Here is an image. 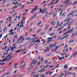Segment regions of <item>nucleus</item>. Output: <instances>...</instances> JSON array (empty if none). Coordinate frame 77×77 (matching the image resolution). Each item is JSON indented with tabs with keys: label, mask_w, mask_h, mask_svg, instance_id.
<instances>
[{
	"label": "nucleus",
	"mask_w": 77,
	"mask_h": 77,
	"mask_svg": "<svg viewBox=\"0 0 77 77\" xmlns=\"http://www.w3.org/2000/svg\"><path fill=\"white\" fill-rule=\"evenodd\" d=\"M39 10L40 11L39 13H41V12H42V13H44V12H45L46 11H47V9H46V8H45L43 9L42 10V8H40Z\"/></svg>",
	"instance_id": "obj_1"
},
{
	"label": "nucleus",
	"mask_w": 77,
	"mask_h": 77,
	"mask_svg": "<svg viewBox=\"0 0 77 77\" xmlns=\"http://www.w3.org/2000/svg\"><path fill=\"white\" fill-rule=\"evenodd\" d=\"M64 72H65V75H64L65 77H66V75H67V74H69L70 72H68V71H66V70H65L64 71Z\"/></svg>",
	"instance_id": "obj_2"
},
{
	"label": "nucleus",
	"mask_w": 77,
	"mask_h": 77,
	"mask_svg": "<svg viewBox=\"0 0 77 77\" xmlns=\"http://www.w3.org/2000/svg\"><path fill=\"white\" fill-rule=\"evenodd\" d=\"M74 30V29L72 28V29H71L70 30L68 31V33H70L72 32L73 31V30Z\"/></svg>",
	"instance_id": "obj_3"
},
{
	"label": "nucleus",
	"mask_w": 77,
	"mask_h": 77,
	"mask_svg": "<svg viewBox=\"0 0 77 77\" xmlns=\"http://www.w3.org/2000/svg\"><path fill=\"white\" fill-rule=\"evenodd\" d=\"M27 41H31V40H32V38H27L26 39V41H27Z\"/></svg>",
	"instance_id": "obj_4"
},
{
	"label": "nucleus",
	"mask_w": 77,
	"mask_h": 77,
	"mask_svg": "<svg viewBox=\"0 0 77 77\" xmlns=\"http://www.w3.org/2000/svg\"><path fill=\"white\" fill-rule=\"evenodd\" d=\"M49 49H50V48H49L48 49H45L44 51V53H46L47 52V51H49Z\"/></svg>",
	"instance_id": "obj_5"
},
{
	"label": "nucleus",
	"mask_w": 77,
	"mask_h": 77,
	"mask_svg": "<svg viewBox=\"0 0 77 77\" xmlns=\"http://www.w3.org/2000/svg\"><path fill=\"white\" fill-rule=\"evenodd\" d=\"M64 68L65 69H68V66H67V65L66 64L64 65Z\"/></svg>",
	"instance_id": "obj_6"
},
{
	"label": "nucleus",
	"mask_w": 77,
	"mask_h": 77,
	"mask_svg": "<svg viewBox=\"0 0 77 77\" xmlns=\"http://www.w3.org/2000/svg\"><path fill=\"white\" fill-rule=\"evenodd\" d=\"M42 24V22H41V21H40V22L38 23L37 25H36L37 26H39V25H40V24Z\"/></svg>",
	"instance_id": "obj_7"
},
{
	"label": "nucleus",
	"mask_w": 77,
	"mask_h": 77,
	"mask_svg": "<svg viewBox=\"0 0 77 77\" xmlns=\"http://www.w3.org/2000/svg\"><path fill=\"white\" fill-rule=\"evenodd\" d=\"M22 50H23V49H21L20 50L17 51H16V53H18V52H20V51H22Z\"/></svg>",
	"instance_id": "obj_8"
},
{
	"label": "nucleus",
	"mask_w": 77,
	"mask_h": 77,
	"mask_svg": "<svg viewBox=\"0 0 77 77\" xmlns=\"http://www.w3.org/2000/svg\"><path fill=\"white\" fill-rule=\"evenodd\" d=\"M36 76V77H39V74H38L36 75V74L35 75L32 77H35Z\"/></svg>",
	"instance_id": "obj_9"
},
{
	"label": "nucleus",
	"mask_w": 77,
	"mask_h": 77,
	"mask_svg": "<svg viewBox=\"0 0 77 77\" xmlns=\"http://www.w3.org/2000/svg\"><path fill=\"white\" fill-rule=\"evenodd\" d=\"M55 35V33H53L51 34H49V35H50V36H53V35Z\"/></svg>",
	"instance_id": "obj_10"
},
{
	"label": "nucleus",
	"mask_w": 77,
	"mask_h": 77,
	"mask_svg": "<svg viewBox=\"0 0 77 77\" xmlns=\"http://www.w3.org/2000/svg\"><path fill=\"white\" fill-rule=\"evenodd\" d=\"M49 26H50V24H48V26L46 27L45 29H48V28L49 27Z\"/></svg>",
	"instance_id": "obj_11"
},
{
	"label": "nucleus",
	"mask_w": 77,
	"mask_h": 77,
	"mask_svg": "<svg viewBox=\"0 0 77 77\" xmlns=\"http://www.w3.org/2000/svg\"><path fill=\"white\" fill-rule=\"evenodd\" d=\"M7 60V58H5V59L2 60V62H5V61H6Z\"/></svg>",
	"instance_id": "obj_12"
},
{
	"label": "nucleus",
	"mask_w": 77,
	"mask_h": 77,
	"mask_svg": "<svg viewBox=\"0 0 77 77\" xmlns=\"http://www.w3.org/2000/svg\"><path fill=\"white\" fill-rule=\"evenodd\" d=\"M68 18H69V17L68 16L65 19V20L64 21V22H66L67 20H68Z\"/></svg>",
	"instance_id": "obj_13"
},
{
	"label": "nucleus",
	"mask_w": 77,
	"mask_h": 77,
	"mask_svg": "<svg viewBox=\"0 0 77 77\" xmlns=\"http://www.w3.org/2000/svg\"><path fill=\"white\" fill-rule=\"evenodd\" d=\"M45 3V0L43 2H42L41 4V5H43V4H44V3Z\"/></svg>",
	"instance_id": "obj_14"
},
{
	"label": "nucleus",
	"mask_w": 77,
	"mask_h": 77,
	"mask_svg": "<svg viewBox=\"0 0 77 77\" xmlns=\"http://www.w3.org/2000/svg\"><path fill=\"white\" fill-rule=\"evenodd\" d=\"M68 32L67 31L66 32V33H64L63 34V35L64 36H65V35H66L68 34Z\"/></svg>",
	"instance_id": "obj_15"
},
{
	"label": "nucleus",
	"mask_w": 77,
	"mask_h": 77,
	"mask_svg": "<svg viewBox=\"0 0 77 77\" xmlns=\"http://www.w3.org/2000/svg\"><path fill=\"white\" fill-rule=\"evenodd\" d=\"M44 60V59L43 58V57H42L41 59V62H43V60Z\"/></svg>",
	"instance_id": "obj_16"
},
{
	"label": "nucleus",
	"mask_w": 77,
	"mask_h": 77,
	"mask_svg": "<svg viewBox=\"0 0 77 77\" xmlns=\"http://www.w3.org/2000/svg\"><path fill=\"white\" fill-rule=\"evenodd\" d=\"M48 39H49V40H50V39H53V38L52 37H48Z\"/></svg>",
	"instance_id": "obj_17"
},
{
	"label": "nucleus",
	"mask_w": 77,
	"mask_h": 77,
	"mask_svg": "<svg viewBox=\"0 0 77 77\" xmlns=\"http://www.w3.org/2000/svg\"><path fill=\"white\" fill-rule=\"evenodd\" d=\"M53 47V44H51L49 46V47Z\"/></svg>",
	"instance_id": "obj_18"
},
{
	"label": "nucleus",
	"mask_w": 77,
	"mask_h": 77,
	"mask_svg": "<svg viewBox=\"0 0 77 77\" xmlns=\"http://www.w3.org/2000/svg\"><path fill=\"white\" fill-rule=\"evenodd\" d=\"M62 29H61V28H59L58 29H57V31H60V30H61Z\"/></svg>",
	"instance_id": "obj_19"
},
{
	"label": "nucleus",
	"mask_w": 77,
	"mask_h": 77,
	"mask_svg": "<svg viewBox=\"0 0 77 77\" xmlns=\"http://www.w3.org/2000/svg\"><path fill=\"white\" fill-rule=\"evenodd\" d=\"M37 42H41V41H40V40L39 39H38L37 40Z\"/></svg>",
	"instance_id": "obj_20"
},
{
	"label": "nucleus",
	"mask_w": 77,
	"mask_h": 77,
	"mask_svg": "<svg viewBox=\"0 0 77 77\" xmlns=\"http://www.w3.org/2000/svg\"><path fill=\"white\" fill-rule=\"evenodd\" d=\"M25 65H26V63H25L22 67V68H24V67H25Z\"/></svg>",
	"instance_id": "obj_21"
},
{
	"label": "nucleus",
	"mask_w": 77,
	"mask_h": 77,
	"mask_svg": "<svg viewBox=\"0 0 77 77\" xmlns=\"http://www.w3.org/2000/svg\"><path fill=\"white\" fill-rule=\"evenodd\" d=\"M63 12L62 11H61L60 14V16H61V15H62V14Z\"/></svg>",
	"instance_id": "obj_22"
},
{
	"label": "nucleus",
	"mask_w": 77,
	"mask_h": 77,
	"mask_svg": "<svg viewBox=\"0 0 77 77\" xmlns=\"http://www.w3.org/2000/svg\"><path fill=\"white\" fill-rule=\"evenodd\" d=\"M74 35H75V32H73L72 34V37H73Z\"/></svg>",
	"instance_id": "obj_23"
},
{
	"label": "nucleus",
	"mask_w": 77,
	"mask_h": 77,
	"mask_svg": "<svg viewBox=\"0 0 77 77\" xmlns=\"http://www.w3.org/2000/svg\"><path fill=\"white\" fill-rule=\"evenodd\" d=\"M66 30V29H65L63 30V33H64V32H65Z\"/></svg>",
	"instance_id": "obj_24"
},
{
	"label": "nucleus",
	"mask_w": 77,
	"mask_h": 77,
	"mask_svg": "<svg viewBox=\"0 0 77 77\" xmlns=\"http://www.w3.org/2000/svg\"><path fill=\"white\" fill-rule=\"evenodd\" d=\"M45 62L46 64H47L48 63V61H47V60H46Z\"/></svg>",
	"instance_id": "obj_25"
},
{
	"label": "nucleus",
	"mask_w": 77,
	"mask_h": 77,
	"mask_svg": "<svg viewBox=\"0 0 77 77\" xmlns=\"http://www.w3.org/2000/svg\"><path fill=\"white\" fill-rule=\"evenodd\" d=\"M38 7H39V6H36L35 7V8H34V9L35 10V9H36L37 8H38Z\"/></svg>",
	"instance_id": "obj_26"
},
{
	"label": "nucleus",
	"mask_w": 77,
	"mask_h": 77,
	"mask_svg": "<svg viewBox=\"0 0 77 77\" xmlns=\"http://www.w3.org/2000/svg\"><path fill=\"white\" fill-rule=\"evenodd\" d=\"M59 66V64H57V66L55 67V68H57Z\"/></svg>",
	"instance_id": "obj_27"
},
{
	"label": "nucleus",
	"mask_w": 77,
	"mask_h": 77,
	"mask_svg": "<svg viewBox=\"0 0 77 77\" xmlns=\"http://www.w3.org/2000/svg\"><path fill=\"white\" fill-rule=\"evenodd\" d=\"M53 22H54V20H53L51 22V25H52V24H53Z\"/></svg>",
	"instance_id": "obj_28"
},
{
	"label": "nucleus",
	"mask_w": 77,
	"mask_h": 77,
	"mask_svg": "<svg viewBox=\"0 0 77 77\" xmlns=\"http://www.w3.org/2000/svg\"><path fill=\"white\" fill-rule=\"evenodd\" d=\"M14 68L15 69H17V67L16 66H15V65L14 66Z\"/></svg>",
	"instance_id": "obj_29"
},
{
	"label": "nucleus",
	"mask_w": 77,
	"mask_h": 77,
	"mask_svg": "<svg viewBox=\"0 0 77 77\" xmlns=\"http://www.w3.org/2000/svg\"><path fill=\"white\" fill-rule=\"evenodd\" d=\"M10 55L9 54L8 55V56H7V57H6L5 58H7V59H8V57H9V56H10Z\"/></svg>",
	"instance_id": "obj_30"
},
{
	"label": "nucleus",
	"mask_w": 77,
	"mask_h": 77,
	"mask_svg": "<svg viewBox=\"0 0 77 77\" xmlns=\"http://www.w3.org/2000/svg\"><path fill=\"white\" fill-rule=\"evenodd\" d=\"M62 24H63V22H61L60 24V26H62Z\"/></svg>",
	"instance_id": "obj_31"
},
{
	"label": "nucleus",
	"mask_w": 77,
	"mask_h": 77,
	"mask_svg": "<svg viewBox=\"0 0 77 77\" xmlns=\"http://www.w3.org/2000/svg\"><path fill=\"white\" fill-rule=\"evenodd\" d=\"M71 28L70 27H68V28L67 29V30L68 31H69V29Z\"/></svg>",
	"instance_id": "obj_32"
},
{
	"label": "nucleus",
	"mask_w": 77,
	"mask_h": 77,
	"mask_svg": "<svg viewBox=\"0 0 77 77\" xmlns=\"http://www.w3.org/2000/svg\"><path fill=\"white\" fill-rule=\"evenodd\" d=\"M77 3V1L75 2L74 3H73L72 4V5H74L75 3Z\"/></svg>",
	"instance_id": "obj_33"
},
{
	"label": "nucleus",
	"mask_w": 77,
	"mask_h": 77,
	"mask_svg": "<svg viewBox=\"0 0 77 77\" xmlns=\"http://www.w3.org/2000/svg\"><path fill=\"white\" fill-rule=\"evenodd\" d=\"M57 74H55L52 77H55L57 75Z\"/></svg>",
	"instance_id": "obj_34"
},
{
	"label": "nucleus",
	"mask_w": 77,
	"mask_h": 77,
	"mask_svg": "<svg viewBox=\"0 0 77 77\" xmlns=\"http://www.w3.org/2000/svg\"><path fill=\"white\" fill-rule=\"evenodd\" d=\"M48 73H49V71H48L45 73V75H47Z\"/></svg>",
	"instance_id": "obj_35"
},
{
	"label": "nucleus",
	"mask_w": 77,
	"mask_h": 77,
	"mask_svg": "<svg viewBox=\"0 0 77 77\" xmlns=\"http://www.w3.org/2000/svg\"><path fill=\"white\" fill-rule=\"evenodd\" d=\"M76 54L75 53H73V57H75V56Z\"/></svg>",
	"instance_id": "obj_36"
},
{
	"label": "nucleus",
	"mask_w": 77,
	"mask_h": 77,
	"mask_svg": "<svg viewBox=\"0 0 77 77\" xmlns=\"http://www.w3.org/2000/svg\"><path fill=\"white\" fill-rule=\"evenodd\" d=\"M13 31V29H12L9 31V32H12Z\"/></svg>",
	"instance_id": "obj_37"
},
{
	"label": "nucleus",
	"mask_w": 77,
	"mask_h": 77,
	"mask_svg": "<svg viewBox=\"0 0 77 77\" xmlns=\"http://www.w3.org/2000/svg\"><path fill=\"white\" fill-rule=\"evenodd\" d=\"M53 72H54V71H52L50 72L49 73L50 75H51V74H52V73H53Z\"/></svg>",
	"instance_id": "obj_38"
},
{
	"label": "nucleus",
	"mask_w": 77,
	"mask_h": 77,
	"mask_svg": "<svg viewBox=\"0 0 77 77\" xmlns=\"http://www.w3.org/2000/svg\"><path fill=\"white\" fill-rule=\"evenodd\" d=\"M25 38H23L21 40V42H23V41H24L25 39Z\"/></svg>",
	"instance_id": "obj_39"
},
{
	"label": "nucleus",
	"mask_w": 77,
	"mask_h": 77,
	"mask_svg": "<svg viewBox=\"0 0 77 77\" xmlns=\"http://www.w3.org/2000/svg\"><path fill=\"white\" fill-rule=\"evenodd\" d=\"M65 53H63L62 54H61V56H64V55H65Z\"/></svg>",
	"instance_id": "obj_40"
},
{
	"label": "nucleus",
	"mask_w": 77,
	"mask_h": 77,
	"mask_svg": "<svg viewBox=\"0 0 77 77\" xmlns=\"http://www.w3.org/2000/svg\"><path fill=\"white\" fill-rule=\"evenodd\" d=\"M45 33V32H42V33L40 35H44V34Z\"/></svg>",
	"instance_id": "obj_41"
},
{
	"label": "nucleus",
	"mask_w": 77,
	"mask_h": 77,
	"mask_svg": "<svg viewBox=\"0 0 77 77\" xmlns=\"http://www.w3.org/2000/svg\"><path fill=\"white\" fill-rule=\"evenodd\" d=\"M60 58H60V60H62L63 59V57H60Z\"/></svg>",
	"instance_id": "obj_42"
},
{
	"label": "nucleus",
	"mask_w": 77,
	"mask_h": 77,
	"mask_svg": "<svg viewBox=\"0 0 77 77\" xmlns=\"http://www.w3.org/2000/svg\"><path fill=\"white\" fill-rule=\"evenodd\" d=\"M58 48L57 46H56L55 51H56L57 50V48Z\"/></svg>",
	"instance_id": "obj_43"
},
{
	"label": "nucleus",
	"mask_w": 77,
	"mask_h": 77,
	"mask_svg": "<svg viewBox=\"0 0 77 77\" xmlns=\"http://www.w3.org/2000/svg\"><path fill=\"white\" fill-rule=\"evenodd\" d=\"M28 11V10H27L26 9H25V12H27Z\"/></svg>",
	"instance_id": "obj_44"
},
{
	"label": "nucleus",
	"mask_w": 77,
	"mask_h": 77,
	"mask_svg": "<svg viewBox=\"0 0 77 77\" xmlns=\"http://www.w3.org/2000/svg\"><path fill=\"white\" fill-rule=\"evenodd\" d=\"M69 0L67 1L66 2V5H67L68 3V2H69Z\"/></svg>",
	"instance_id": "obj_45"
},
{
	"label": "nucleus",
	"mask_w": 77,
	"mask_h": 77,
	"mask_svg": "<svg viewBox=\"0 0 77 77\" xmlns=\"http://www.w3.org/2000/svg\"><path fill=\"white\" fill-rule=\"evenodd\" d=\"M17 32H20V29H18L17 30Z\"/></svg>",
	"instance_id": "obj_46"
},
{
	"label": "nucleus",
	"mask_w": 77,
	"mask_h": 77,
	"mask_svg": "<svg viewBox=\"0 0 77 77\" xmlns=\"http://www.w3.org/2000/svg\"><path fill=\"white\" fill-rule=\"evenodd\" d=\"M59 0H57V1H56V2H55V3L56 4L57 3H58V2H59Z\"/></svg>",
	"instance_id": "obj_47"
},
{
	"label": "nucleus",
	"mask_w": 77,
	"mask_h": 77,
	"mask_svg": "<svg viewBox=\"0 0 77 77\" xmlns=\"http://www.w3.org/2000/svg\"><path fill=\"white\" fill-rule=\"evenodd\" d=\"M55 23H56V22H54L53 24V27L54 26V25H55Z\"/></svg>",
	"instance_id": "obj_48"
},
{
	"label": "nucleus",
	"mask_w": 77,
	"mask_h": 77,
	"mask_svg": "<svg viewBox=\"0 0 77 77\" xmlns=\"http://www.w3.org/2000/svg\"><path fill=\"white\" fill-rule=\"evenodd\" d=\"M60 38H61V36H59L58 37V39H57V40H59V39H60Z\"/></svg>",
	"instance_id": "obj_49"
},
{
	"label": "nucleus",
	"mask_w": 77,
	"mask_h": 77,
	"mask_svg": "<svg viewBox=\"0 0 77 77\" xmlns=\"http://www.w3.org/2000/svg\"><path fill=\"white\" fill-rule=\"evenodd\" d=\"M63 39H64V37H62L61 38V41H62V40H63Z\"/></svg>",
	"instance_id": "obj_50"
},
{
	"label": "nucleus",
	"mask_w": 77,
	"mask_h": 77,
	"mask_svg": "<svg viewBox=\"0 0 77 77\" xmlns=\"http://www.w3.org/2000/svg\"><path fill=\"white\" fill-rule=\"evenodd\" d=\"M52 29V27L49 30V32H50L51 30V29Z\"/></svg>",
	"instance_id": "obj_51"
},
{
	"label": "nucleus",
	"mask_w": 77,
	"mask_h": 77,
	"mask_svg": "<svg viewBox=\"0 0 77 77\" xmlns=\"http://www.w3.org/2000/svg\"><path fill=\"white\" fill-rule=\"evenodd\" d=\"M62 32V30H61L59 32V34H60Z\"/></svg>",
	"instance_id": "obj_52"
},
{
	"label": "nucleus",
	"mask_w": 77,
	"mask_h": 77,
	"mask_svg": "<svg viewBox=\"0 0 77 77\" xmlns=\"http://www.w3.org/2000/svg\"><path fill=\"white\" fill-rule=\"evenodd\" d=\"M14 7V9H17V8H18V7H17V6H15Z\"/></svg>",
	"instance_id": "obj_53"
},
{
	"label": "nucleus",
	"mask_w": 77,
	"mask_h": 77,
	"mask_svg": "<svg viewBox=\"0 0 77 77\" xmlns=\"http://www.w3.org/2000/svg\"><path fill=\"white\" fill-rule=\"evenodd\" d=\"M49 66L48 65H47L45 67V68H48V67Z\"/></svg>",
	"instance_id": "obj_54"
},
{
	"label": "nucleus",
	"mask_w": 77,
	"mask_h": 77,
	"mask_svg": "<svg viewBox=\"0 0 77 77\" xmlns=\"http://www.w3.org/2000/svg\"><path fill=\"white\" fill-rule=\"evenodd\" d=\"M74 13V11H72L71 12V14H70V15H72Z\"/></svg>",
	"instance_id": "obj_55"
},
{
	"label": "nucleus",
	"mask_w": 77,
	"mask_h": 77,
	"mask_svg": "<svg viewBox=\"0 0 77 77\" xmlns=\"http://www.w3.org/2000/svg\"><path fill=\"white\" fill-rule=\"evenodd\" d=\"M40 64H41V62H39L38 63V65H40Z\"/></svg>",
	"instance_id": "obj_56"
},
{
	"label": "nucleus",
	"mask_w": 77,
	"mask_h": 77,
	"mask_svg": "<svg viewBox=\"0 0 77 77\" xmlns=\"http://www.w3.org/2000/svg\"><path fill=\"white\" fill-rule=\"evenodd\" d=\"M72 69V67H70L69 69V71H71V70Z\"/></svg>",
	"instance_id": "obj_57"
},
{
	"label": "nucleus",
	"mask_w": 77,
	"mask_h": 77,
	"mask_svg": "<svg viewBox=\"0 0 77 77\" xmlns=\"http://www.w3.org/2000/svg\"><path fill=\"white\" fill-rule=\"evenodd\" d=\"M17 43H18H18H19L20 42V40H17Z\"/></svg>",
	"instance_id": "obj_58"
},
{
	"label": "nucleus",
	"mask_w": 77,
	"mask_h": 77,
	"mask_svg": "<svg viewBox=\"0 0 77 77\" xmlns=\"http://www.w3.org/2000/svg\"><path fill=\"white\" fill-rule=\"evenodd\" d=\"M23 76V74H22L19 77H22Z\"/></svg>",
	"instance_id": "obj_59"
},
{
	"label": "nucleus",
	"mask_w": 77,
	"mask_h": 77,
	"mask_svg": "<svg viewBox=\"0 0 77 77\" xmlns=\"http://www.w3.org/2000/svg\"><path fill=\"white\" fill-rule=\"evenodd\" d=\"M17 65H18V63H15L14 65H15V66H17Z\"/></svg>",
	"instance_id": "obj_60"
},
{
	"label": "nucleus",
	"mask_w": 77,
	"mask_h": 77,
	"mask_svg": "<svg viewBox=\"0 0 77 77\" xmlns=\"http://www.w3.org/2000/svg\"><path fill=\"white\" fill-rule=\"evenodd\" d=\"M51 5V3H49L48 5V6H49L50 5Z\"/></svg>",
	"instance_id": "obj_61"
},
{
	"label": "nucleus",
	"mask_w": 77,
	"mask_h": 77,
	"mask_svg": "<svg viewBox=\"0 0 77 77\" xmlns=\"http://www.w3.org/2000/svg\"><path fill=\"white\" fill-rule=\"evenodd\" d=\"M68 54H67L66 55V58H67V57H68Z\"/></svg>",
	"instance_id": "obj_62"
},
{
	"label": "nucleus",
	"mask_w": 77,
	"mask_h": 77,
	"mask_svg": "<svg viewBox=\"0 0 77 77\" xmlns=\"http://www.w3.org/2000/svg\"><path fill=\"white\" fill-rule=\"evenodd\" d=\"M36 53L38 54V50H36Z\"/></svg>",
	"instance_id": "obj_63"
},
{
	"label": "nucleus",
	"mask_w": 77,
	"mask_h": 77,
	"mask_svg": "<svg viewBox=\"0 0 77 77\" xmlns=\"http://www.w3.org/2000/svg\"><path fill=\"white\" fill-rule=\"evenodd\" d=\"M64 15H65V13H64L62 15V16L63 17V16H64Z\"/></svg>",
	"instance_id": "obj_64"
}]
</instances>
